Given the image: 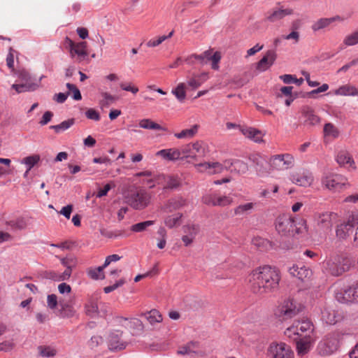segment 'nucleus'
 <instances>
[{
  "instance_id": "f257e3e1",
  "label": "nucleus",
  "mask_w": 358,
  "mask_h": 358,
  "mask_svg": "<svg viewBox=\"0 0 358 358\" xmlns=\"http://www.w3.org/2000/svg\"><path fill=\"white\" fill-rule=\"evenodd\" d=\"M281 280L280 271L276 267L259 266L248 275V280L252 293L264 296L276 292Z\"/></svg>"
},
{
  "instance_id": "f03ea898",
  "label": "nucleus",
  "mask_w": 358,
  "mask_h": 358,
  "mask_svg": "<svg viewBox=\"0 0 358 358\" xmlns=\"http://www.w3.org/2000/svg\"><path fill=\"white\" fill-rule=\"evenodd\" d=\"M303 308L301 303L292 298L282 300L275 308L273 314L280 321H285L297 315Z\"/></svg>"
},
{
  "instance_id": "7ed1b4c3",
  "label": "nucleus",
  "mask_w": 358,
  "mask_h": 358,
  "mask_svg": "<svg viewBox=\"0 0 358 358\" xmlns=\"http://www.w3.org/2000/svg\"><path fill=\"white\" fill-rule=\"evenodd\" d=\"M275 229L282 236H293L301 232L296 225L294 218L288 214L280 215L275 222Z\"/></svg>"
},
{
  "instance_id": "20e7f679",
  "label": "nucleus",
  "mask_w": 358,
  "mask_h": 358,
  "mask_svg": "<svg viewBox=\"0 0 358 358\" xmlns=\"http://www.w3.org/2000/svg\"><path fill=\"white\" fill-rule=\"evenodd\" d=\"M313 327V324L308 320L296 321L291 327L286 329L285 335L293 341H296L299 338H306L312 333Z\"/></svg>"
},
{
  "instance_id": "39448f33",
  "label": "nucleus",
  "mask_w": 358,
  "mask_h": 358,
  "mask_svg": "<svg viewBox=\"0 0 358 358\" xmlns=\"http://www.w3.org/2000/svg\"><path fill=\"white\" fill-rule=\"evenodd\" d=\"M266 356L268 358H294L291 347L282 342H271L267 348Z\"/></svg>"
},
{
  "instance_id": "423d86ee",
  "label": "nucleus",
  "mask_w": 358,
  "mask_h": 358,
  "mask_svg": "<svg viewBox=\"0 0 358 358\" xmlns=\"http://www.w3.org/2000/svg\"><path fill=\"white\" fill-rule=\"evenodd\" d=\"M322 183L327 189L334 192L350 187L348 178L341 174L336 173L325 175L322 179Z\"/></svg>"
},
{
  "instance_id": "0eeeda50",
  "label": "nucleus",
  "mask_w": 358,
  "mask_h": 358,
  "mask_svg": "<svg viewBox=\"0 0 358 358\" xmlns=\"http://www.w3.org/2000/svg\"><path fill=\"white\" fill-rule=\"evenodd\" d=\"M294 157L289 153L275 155L270 157L269 164L273 170L285 171L294 166Z\"/></svg>"
},
{
  "instance_id": "6e6552de",
  "label": "nucleus",
  "mask_w": 358,
  "mask_h": 358,
  "mask_svg": "<svg viewBox=\"0 0 358 358\" xmlns=\"http://www.w3.org/2000/svg\"><path fill=\"white\" fill-rule=\"evenodd\" d=\"M151 196L144 189L131 193L127 197L128 204L135 210H143L150 203Z\"/></svg>"
},
{
  "instance_id": "1a4fd4ad",
  "label": "nucleus",
  "mask_w": 358,
  "mask_h": 358,
  "mask_svg": "<svg viewBox=\"0 0 358 358\" xmlns=\"http://www.w3.org/2000/svg\"><path fill=\"white\" fill-rule=\"evenodd\" d=\"M181 159L191 158L196 159L197 157H203L206 155V148L202 142L196 141L193 143L186 144L180 148Z\"/></svg>"
},
{
  "instance_id": "9d476101",
  "label": "nucleus",
  "mask_w": 358,
  "mask_h": 358,
  "mask_svg": "<svg viewBox=\"0 0 358 358\" xmlns=\"http://www.w3.org/2000/svg\"><path fill=\"white\" fill-rule=\"evenodd\" d=\"M69 48L70 55L72 58L76 57V62H81L88 56L87 43L85 41L75 43L68 37L66 38Z\"/></svg>"
},
{
  "instance_id": "9b49d317",
  "label": "nucleus",
  "mask_w": 358,
  "mask_h": 358,
  "mask_svg": "<svg viewBox=\"0 0 358 358\" xmlns=\"http://www.w3.org/2000/svg\"><path fill=\"white\" fill-rule=\"evenodd\" d=\"M336 217V214L331 212L317 214L315 217V220L317 230L323 231H331L333 226V220Z\"/></svg>"
},
{
  "instance_id": "f8f14e48",
  "label": "nucleus",
  "mask_w": 358,
  "mask_h": 358,
  "mask_svg": "<svg viewBox=\"0 0 358 358\" xmlns=\"http://www.w3.org/2000/svg\"><path fill=\"white\" fill-rule=\"evenodd\" d=\"M357 223V218L352 215L347 222L337 225L336 228V236L338 240L346 239L352 232L353 229Z\"/></svg>"
},
{
  "instance_id": "ddd939ff",
  "label": "nucleus",
  "mask_w": 358,
  "mask_h": 358,
  "mask_svg": "<svg viewBox=\"0 0 358 358\" xmlns=\"http://www.w3.org/2000/svg\"><path fill=\"white\" fill-rule=\"evenodd\" d=\"M202 202L208 206L224 207L231 205L233 199L229 196L206 194L202 197Z\"/></svg>"
},
{
  "instance_id": "4468645a",
  "label": "nucleus",
  "mask_w": 358,
  "mask_h": 358,
  "mask_svg": "<svg viewBox=\"0 0 358 358\" xmlns=\"http://www.w3.org/2000/svg\"><path fill=\"white\" fill-rule=\"evenodd\" d=\"M290 180L297 185L306 187H310L313 184L314 178L310 171L301 170L292 172L290 174Z\"/></svg>"
},
{
  "instance_id": "2eb2a0df",
  "label": "nucleus",
  "mask_w": 358,
  "mask_h": 358,
  "mask_svg": "<svg viewBox=\"0 0 358 358\" xmlns=\"http://www.w3.org/2000/svg\"><path fill=\"white\" fill-rule=\"evenodd\" d=\"M303 117V124L308 126H315L320 123V118L315 114L313 108L309 106H303L300 110Z\"/></svg>"
},
{
  "instance_id": "dca6fc26",
  "label": "nucleus",
  "mask_w": 358,
  "mask_h": 358,
  "mask_svg": "<svg viewBox=\"0 0 358 358\" xmlns=\"http://www.w3.org/2000/svg\"><path fill=\"white\" fill-rule=\"evenodd\" d=\"M186 205V200L181 196H176L168 199L162 206L161 209L164 213L176 211Z\"/></svg>"
},
{
  "instance_id": "f3484780",
  "label": "nucleus",
  "mask_w": 358,
  "mask_h": 358,
  "mask_svg": "<svg viewBox=\"0 0 358 358\" xmlns=\"http://www.w3.org/2000/svg\"><path fill=\"white\" fill-rule=\"evenodd\" d=\"M336 160L337 163L348 169L356 170L357 166L351 154L347 150H341L338 152Z\"/></svg>"
},
{
  "instance_id": "a211bd4d",
  "label": "nucleus",
  "mask_w": 358,
  "mask_h": 358,
  "mask_svg": "<svg viewBox=\"0 0 358 358\" xmlns=\"http://www.w3.org/2000/svg\"><path fill=\"white\" fill-rule=\"evenodd\" d=\"M57 257L60 259L62 264L66 268L62 273L59 274V278L57 280H68L71 275L72 268L75 267L77 264V260L73 256L66 257L64 258H61L57 256Z\"/></svg>"
},
{
  "instance_id": "6ab92c4d",
  "label": "nucleus",
  "mask_w": 358,
  "mask_h": 358,
  "mask_svg": "<svg viewBox=\"0 0 358 358\" xmlns=\"http://www.w3.org/2000/svg\"><path fill=\"white\" fill-rule=\"evenodd\" d=\"M277 55L274 50H268L265 55L257 64L256 69L259 71H265L273 65Z\"/></svg>"
},
{
  "instance_id": "aec40b11",
  "label": "nucleus",
  "mask_w": 358,
  "mask_h": 358,
  "mask_svg": "<svg viewBox=\"0 0 358 358\" xmlns=\"http://www.w3.org/2000/svg\"><path fill=\"white\" fill-rule=\"evenodd\" d=\"M343 18L339 15L332 17H322L315 21L311 25V29L313 32H317L322 29L328 27L331 23L339 21L342 22Z\"/></svg>"
},
{
  "instance_id": "412c9836",
  "label": "nucleus",
  "mask_w": 358,
  "mask_h": 358,
  "mask_svg": "<svg viewBox=\"0 0 358 358\" xmlns=\"http://www.w3.org/2000/svg\"><path fill=\"white\" fill-rule=\"evenodd\" d=\"M335 297L341 303L352 302L354 301L352 286H344L335 291Z\"/></svg>"
},
{
  "instance_id": "4be33fe9",
  "label": "nucleus",
  "mask_w": 358,
  "mask_h": 358,
  "mask_svg": "<svg viewBox=\"0 0 358 358\" xmlns=\"http://www.w3.org/2000/svg\"><path fill=\"white\" fill-rule=\"evenodd\" d=\"M122 331H115L110 334L108 336V347L111 350H117L124 349L126 344L121 340Z\"/></svg>"
},
{
  "instance_id": "5701e85b",
  "label": "nucleus",
  "mask_w": 358,
  "mask_h": 358,
  "mask_svg": "<svg viewBox=\"0 0 358 358\" xmlns=\"http://www.w3.org/2000/svg\"><path fill=\"white\" fill-rule=\"evenodd\" d=\"M240 131L245 137L256 143H260L263 141L264 134L259 129L253 127H245L243 128H240Z\"/></svg>"
},
{
  "instance_id": "b1692460",
  "label": "nucleus",
  "mask_w": 358,
  "mask_h": 358,
  "mask_svg": "<svg viewBox=\"0 0 358 358\" xmlns=\"http://www.w3.org/2000/svg\"><path fill=\"white\" fill-rule=\"evenodd\" d=\"M289 272L292 275L301 280L310 278L312 275L311 270L304 266H299L298 265H294L289 268Z\"/></svg>"
},
{
  "instance_id": "393cba45",
  "label": "nucleus",
  "mask_w": 358,
  "mask_h": 358,
  "mask_svg": "<svg viewBox=\"0 0 358 358\" xmlns=\"http://www.w3.org/2000/svg\"><path fill=\"white\" fill-rule=\"evenodd\" d=\"M224 167L240 174H244L248 171V164L242 160L235 159L233 162H226Z\"/></svg>"
},
{
  "instance_id": "a878e982",
  "label": "nucleus",
  "mask_w": 358,
  "mask_h": 358,
  "mask_svg": "<svg viewBox=\"0 0 358 358\" xmlns=\"http://www.w3.org/2000/svg\"><path fill=\"white\" fill-rule=\"evenodd\" d=\"M156 155L169 161H176L181 159L180 149L169 148L159 150Z\"/></svg>"
},
{
  "instance_id": "bb28decb",
  "label": "nucleus",
  "mask_w": 358,
  "mask_h": 358,
  "mask_svg": "<svg viewBox=\"0 0 358 358\" xmlns=\"http://www.w3.org/2000/svg\"><path fill=\"white\" fill-rule=\"evenodd\" d=\"M326 268L329 271V273L333 275H340L347 270H348L350 267V264H343V265H337L334 261L332 259H329L326 262Z\"/></svg>"
},
{
  "instance_id": "cd10ccee",
  "label": "nucleus",
  "mask_w": 358,
  "mask_h": 358,
  "mask_svg": "<svg viewBox=\"0 0 358 358\" xmlns=\"http://www.w3.org/2000/svg\"><path fill=\"white\" fill-rule=\"evenodd\" d=\"M208 79V73L203 72L201 74H193L187 78V85L192 90L197 89Z\"/></svg>"
},
{
  "instance_id": "c85d7f7f",
  "label": "nucleus",
  "mask_w": 358,
  "mask_h": 358,
  "mask_svg": "<svg viewBox=\"0 0 358 358\" xmlns=\"http://www.w3.org/2000/svg\"><path fill=\"white\" fill-rule=\"evenodd\" d=\"M293 14V10L291 8H279L277 10H273L268 16L267 20L271 22H275L278 21L285 16L290 15Z\"/></svg>"
},
{
  "instance_id": "c756f323",
  "label": "nucleus",
  "mask_w": 358,
  "mask_h": 358,
  "mask_svg": "<svg viewBox=\"0 0 358 358\" xmlns=\"http://www.w3.org/2000/svg\"><path fill=\"white\" fill-rule=\"evenodd\" d=\"M159 178L161 180H164L166 182L164 186V189H176L180 185L181 181L180 178L178 176L175 175H169L165 176L164 175H159Z\"/></svg>"
},
{
  "instance_id": "7c9ffc66",
  "label": "nucleus",
  "mask_w": 358,
  "mask_h": 358,
  "mask_svg": "<svg viewBox=\"0 0 358 358\" xmlns=\"http://www.w3.org/2000/svg\"><path fill=\"white\" fill-rule=\"evenodd\" d=\"M334 94L338 96H358V88L354 85L346 84L336 89L334 91Z\"/></svg>"
},
{
  "instance_id": "2f4dec72",
  "label": "nucleus",
  "mask_w": 358,
  "mask_h": 358,
  "mask_svg": "<svg viewBox=\"0 0 358 358\" xmlns=\"http://www.w3.org/2000/svg\"><path fill=\"white\" fill-rule=\"evenodd\" d=\"M322 318L327 324H334L338 322L339 316L337 315L334 310L326 307L322 311Z\"/></svg>"
},
{
  "instance_id": "473e14b6",
  "label": "nucleus",
  "mask_w": 358,
  "mask_h": 358,
  "mask_svg": "<svg viewBox=\"0 0 358 358\" xmlns=\"http://www.w3.org/2000/svg\"><path fill=\"white\" fill-rule=\"evenodd\" d=\"M320 345L324 348L326 353H332L337 350L338 341L334 337L328 336L320 343Z\"/></svg>"
},
{
  "instance_id": "72a5a7b5",
  "label": "nucleus",
  "mask_w": 358,
  "mask_h": 358,
  "mask_svg": "<svg viewBox=\"0 0 358 358\" xmlns=\"http://www.w3.org/2000/svg\"><path fill=\"white\" fill-rule=\"evenodd\" d=\"M210 51L211 49H209L204 51L203 53L200 55L193 54L187 57L185 59V62L189 64H193L194 59H196L200 62V64H205L209 61Z\"/></svg>"
},
{
  "instance_id": "f704fd0d",
  "label": "nucleus",
  "mask_w": 358,
  "mask_h": 358,
  "mask_svg": "<svg viewBox=\"0 0 358 358\" xmlns=\"http://www.w3.org/2000/svg\"><path fill=\"white\" fill-rule=\"evenodd\" d=\"M199 130V125L194 124L189 129L182 130L180 132L175 133L174 136L178 139H190L196 136Z\"/></svg>"
},
{
  "instance_id": "c9c22d12",
  "label": "nucleus",
  "mask_w": 358,
  "mask_h": 358,
  "mask_svg": "<svg viewBox=\"0 0 358 358\" xmlns=\"http://www.w3.org/2000/svg\"><path fill=\"white\" fill-rule=\"evenodd\" d=\"M144 315L150 324L152 326H155L157 324L161 323L163 320L162 314L156 309H152Z\"/></svg>"
},
{
  "instance_id": "e433bc0d",
  "label": "nucleus",
  "mask_w": 358,
  "mask_h": 358,
  "mask_svg": "<svg viewBox=\"0 0 358 358\" xmlns=\"http://www.w3.org/2000/svg\"><path fill=\"white\" fill-rule=\"evenodd\" d=\"M59 316L62 317H72L75 313V310L72 306L62 299H59Z\"/></svg>"
},
{
  "instance_id": "4c0bfd02",
  "label": "nucleus",
  "mask_w": 358,
  "mask_h": 358,
  "mask_svg": "<svg viewBox=\"0 0 358 358\" xmlns=\"http://www.w3.org/2000/svg\"><path fill=\"white\" fill-rule=\"evenodd\" d=\"M295 341L296 342L297 352L299 355H303L310 350V342L308 337L299 338Z\"/></svg>"
},
{
  "instance_id": "58836bf2",
  "label": "nucleus",
  "mask_w": 358,
  "mask_h": 358,
  "mask_svg": "<svg viewBox=\"0 0 358 358\" xmlns=\"http://www.w3.org/2000/svg\"><path fill=\"white\" fill-rule=\"evenodd\" d=\"M17 93L34 91L37 87V84L34 83H21L19 84H13L11 87Z\"/></svg>"
},
{
  "instance_id": "ea45409f",
  "label": "nucleus",
  "mask_w": 358,
  "mask_h": 358,
  "mask_svg": "<svg viewBox=\"0 0 358 358\" xmlns=\"http://www.w3.org/2000/svg\"><path fill=\"white\" fill-rule=\"evenodd\" d=\"M106 267H103V264L101 266L93 268L90 267L87 269V275L92 280H99V279H104L105 275L103 272V269Z\"/></svg>"
},
{
  "instance_id": "a19ab883",
  "label": "nucleus",
  "mask_w": 358,
  "mask_h": 358,
  "mask_svg": "<svg viewBox=\"0 0 358 358\" xmlns=\"http://www.w3.org/2000/svg\"><path fill=\"white\" fill-rule=\"evenodd\" d=\"M255 164V169L259 175H263L267 173L266 169L264 166L266 160L259 155H252L250 158Z\"/></svg>"
},
{
  "instance_id": "79ce46f5",
  "label": "nucleus",
  "mask_w": 358,
  "mask_h": 358,
  "mask_svg": "<svg viewBox=\"0 0 358 358\" xmlns=\"http://www.w3.org/2000/svg\"><path fill=\"white\" fill-rule=\"evenodd\" d=\"M139 127L145 129L166 131V128L148 118L140 120Z\"/></svg>"
},
{
  "instance_id": "37998d69",
  "label": "nucleus",
  "mask_w": 358,
  "mask_h": 358,
  "mask_svg": "<svg viewBox=\"0 0 358 358\" xmlns=\"http://www.w3.org/2000/svg\"><path fill=\"white\" fill-rule=\"evenodd\" d=\"M186 87L185 83H180L176 87L171 90V93L180 102H183L186 99Z\"/></svg>"
},
{
  "instance_id": "c03bdc74",
  "label": "nucleus",
  "mask_w": 358,
  "mask_h": 358,
  "mask_svg": "<svg viewBox=\"0 0 358 358\" xmlns=\"http://www.w3.org/2000/svg\"><path fill=\"white\" fill-rule=\"evenodd\" d=\"M182 217V214L180 213L167 216L164 219V224L170 229L179 226L180 224Z\"/></svg>"
},
{
  "instance_id": "a18cd8bd",
  "label": "nucleus",
  "mask_w": 358,
  "mask_h": 358,
  "mask_svg": "<svg viewBox=\"0 0 358 358\" xmlns=\"http://www.w3.org/2000/svg\"><path fill=\"white\" fill-rule=\"evenodd\" d=\"M7 226L10 227L13 229H24L27 227V224L24 217H20L15 219H11L6 222Z\"/></svg>"
},
{
  "instance_id": "49530a36",
  "label": "nucleus",
  "mask_w": 358,
  "mask_h": 358,
  "mask_svg": "<svg viewBox=\"0 0 358 358\" xmlns=\"http://www.w3.org/2000/svg\"><path fill=\"white\" fill-rule=\"evenodd\" d=\"M255 206V203L252 202L239 205L234 208V214L238 216L248 215L253 210Z\"/></svg>"
},
{
  "instance_id": "de8ad7c7",
  "label": "nucleus",
  "mask_w": 358,
  "mask_h": 358,
  "mask_svg": "<svg viewBox=\"0 0 358 358\" xmlns=\"http://www.w3.org/2000/svg\"><path fill=\"white\" fill-rule=\"evenodd\" d=\"M358 43V31L352 32L350 34L347 35L343 41L340 48L341 50L345 48L348 46L355 45Z\"/></svg>"
},
{
  "instance_id": "09e8293b",
  "label": "nucleus",
  "mask_w": 358,
  "mask_h": 358,
  "mask_svg": "<svg viewBox=\"0 0 358 358\" xmlns=\"http://www.w3.org/2000/svg\"><path fill=\"white\" fill-rule=\"evenodd\" d=\"M40 159V155L35 154L23 158L20 163L24 164L27 166V169H28V171H30L36 164L38 163Z\"/></svg>"
},
{
  "instance_id": "8fccbe9b",
  "label": "nucleus",
  "mask_w": 358,
  "mask_h": 358,
  "mask_svg": "<svg viewBox=\"0 0 358 358\" xmlns=\"http://www.w3.org/2000/svg\"><path fill=\"white\" fill-rule=\"evenodd\" d=\"M85 313L91 317L94 316L98 313V306L96 301L89 299L85 306Z\"/></svg>"
},
{
  "instance_id": "3c124183",
  "label": "nucleus",
  "mask_w": 358,
  "mask_h": 358,
  "mask_svg": "<svg viewBox=\"0 0 358 358\" xmlns=\"http://www.w3.org/2000/svg\"><path fill=\"white\" fill-rule=\"evenodd\" d=\"M124 322H125V325L127 327L134 330L141 331L143 329V324L142 322L137 318H131L130 320L124 318Z\"/></svg>"
},
{
  "instance_id": "603ef678",
  "label": "nucleus",
  "mask_w": 358,
  "mask_h": 358,
  "mask_svg": "<svg viewBox=\"0 0 358 358\" xmlns=\"http://www.w3.org/2000/svg\"><path fill=\"white\" fill-rule=\"evenodd\" d=\"M74 124V119H69L63 121L57 125L50 126V128L55 130L56 133H59L62 131L67 130Z\"/></svg>"
},
{
  "instance_id": "864d4df0",
  "label": "nucleus",
  "mask_w": 358,
  "mask_h": 358,
  "mask_svg": "<svg viewBox=\"0 0 358 358\" xmlns=\"http://www.w3.org/2000/svg\"><path fill=\"white\" fill-rule=\"evenodd\" d=\"M102 99L99 101L101 108L108 107L111 103L115 101V96L106 92L101 93Z\"/></svg>"
},
{
  "instance_id": "5fc2aeb1",
  "label": "nucleus",
  "mask_w": 358,
  "mask_h": 358,
  "mask_svg": "<svg viewBox=\"0 0 358 358\" xmlns=\"http://www.w3.org/2000/svg\"><path fill=\"white\" fill-rule=\"evenodd\" d=\"M38 350L39 354L44 357H53L57 354V350L50 346H40Z\"/></svg>"
},
{
  "instance_id": "6e6d98bb",
  "label": "nucleus",
  "mask_w": 358,
  "mask_h": 358,
  "mask_svg": "<svg viewBox=\"0 0 358 358\" xmlns=\"http://www.w3.org/2000/svg\"><path fill=\"white\" fill-rule=\"evenodd\" d=\"M202 166L209 169V174L210 175L220 173L224 169V166L219 162H205V164Z\"/></svg>"
},
{
  "instance_id": "4d7b16f0",
  "label": "nucleus",
  "mask_w": 358,
  "mask_h": 358,
  "mask_svg": "<svg viewBox=\"0 0 358 358\" xmlns=\"http://www.w3.org/2000/svg\"><path fill=\"white\" fill-rule=\"evenodd\" d=\"M155 224L153 220H148L142 222L135 224L131 227V230L134 232H141L146 229L147 227L152 226Z\"/></svg>"
},
{
  "instance_id": "13d9d810",
  "label": "nucleus",
  "mask_w": 358,
  "mask_h": 358,
  "mask_svg": "<svg viewBox=\"0 0 358 358\" xmlns=\"http://www.w3.org/2000/svg\"><path fill=\"white\" fill-rule=\"evenodd\" d=\"M173 31H171L167 36H161L149 40L147 43V46L150 48H154L160 45L166 39L171 38L173 36Z\"/></svg>"
},
{
  "instance_id": "bf43d9fd",
  "label": "nucleus",
  "mask_w": 358,
  "mask_h": 358,
  "mask_svg": "<svg viewBox=\"0 0 358 358\" xmlns=\"http://www.w3.org/2000/svg\"><path fill=\"white\" fill-rule=\"evenodd\" d=\"M221 53L218 51L213 52V50L211 49L210 56L209 58V61L212 62L211 67L214 70H217L219 69V63L221 60Z\"/></svg>"
},
{
  "instance_id": "052dcab7",
  "label": "nucleus",
  "mask_w": 358,
  "mask_h": 358,
  "mask_svg": "<svg viewBox=\"0 0 358 358\" xmlns=\"http://www.w3.org/2000/svg\"><path fill=\"white\" fill-rule=\"evenodd\" d=\"M280 78L286 84L295 83L298 86H300L303 83V78H296L292 75L285 74L280 76Z\"/></svg>"
},
{
  "instance_id": "680f3d73",
  "label": "nucleus",
  "mask_w": 358,
  "mask_h": 358,
  "mask_svg": "<svg viewBox=\"0 0 358 358\" xmlns=\"http://www.w3.org/2000/svg\"><path fill=\"white\" fill-rule=\"evenodd\" d=\"M324 134L325 136L336 138L338 136L337 128L331 123H327L324 127Z\"/></svg>"
},
{
  "instance_id": "e2e57ef3",
  "label": "nucleus",
  "mask_w": 358,
  "mask_h": 358,
  "mask_svg": "<svg viewBox=\"0 0 358 358\" xmlns=\"http://www.w3.org/2000/svg\"><path fill=\"white\" fill-rule=\"evenodd\" d=\"M47 306L51 310H55L57 306H59V300L57 295L51 294L47 296Z\"/></svg>"
},
{
  "instance_id": "0e129e2a",
  "label": "nucleus",
  "mask_w": 358,
  "mask_h": 358,
  "mask_svg": "<svg viewBox=\"0 0 358 358\" xmlns=\"http://www.w3.org/2000/svg\"><path fill=\"white\" fill-rule=\"evenodd\" d=\"M19 81L21 83H33L29 72L24 69L20 70L17 73Z\"/></svg>"
},
{
  "instance_id": "69168bd1",
  "label": "nucleus",
  "mask_w": 358,
  "mask_h": 358,
  "mask_svg": "<svg viewBox=\"0 0 358 358\" xmlns=\"http://www.w3.org/2000/svg\"><path fill=\"white\" fill-rule=\"evenodd\" d=\"M282 38L292 41L293 44H297L300 41V33L299 31H291L289 34L282 36Z\"/></svg>"
},
{
  "instance_id": "338daca9",
  "label": "nucleus",
  "mask_w": 358,
  "mask_h": 358,
  "mask_svg": "<svg viewBox=\"0 0 358 358\" xmlns=\"http://www.w3.org/2000/svg\"><path fill=\"white\" fill-rule=\"evenodd\" d=\"M66 87L68 88V90L69 91L73 92V98L75 100L79 101L82 99L80 92L75 85L71 84V83H67Z\"/></svg>"
},
{
  "instance_id": "774afa93",
  "label": "nucleus",
  "mask_w": 358,
  "mask_h": 358,
  "mask_svg": "<svg viewBox=\"0 0 358 358\" xmlns=\"http://www.w3.org/2000/svg\"><path fill=\"white\" fill-rule=\"evenodd\" d=\"M184 232L189 236L194 235V239L199 232V227L196 225H187L184 227Z\"/></svg>"
}]
</instances>
